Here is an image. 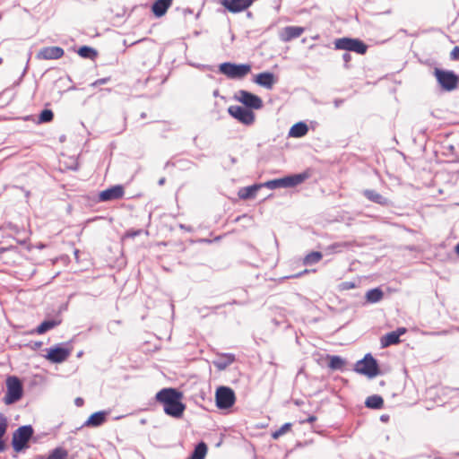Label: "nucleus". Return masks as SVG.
<instances>
[{"label": "nucleus", "mask_w": 459, "mask_h": 459, "mask_svg": "<svg viewBox=\"0 0 459 459\" xmlns=\"http://www.w3.org/2000/svg\"><path fill=\"white\" fill-rule=\"evenodd\" d=\"M182 398V393L174 388H163L155 396L156 401L163 405L165 413L174 418H180L184 413L186 406Z\"/></svg>", "instance_id": "nucleus-1"}, {"label": "nucleus", "mask_w": 459, "mask_h": 459, "mask_svg": "<svg viewBox=\"0 0 459 459\" xmlns=\"http://www.w3.org/2000/svg\"><path fill=\"white\" fill-rule=\"evenodd\" d=\"M433 74L443 91H452L458 87L459 76L453 71L435 68Z\"/></svg>", "instance_id": "nucleus-2"}, {"label": "nucleus", "mask_w": 459, "mask_h": 459, "mask_svg": "<svg viewBox=\"0 0 459 459\" xmlns=\"http://www.w3.org/2000/svg\"><path fill=\"white\" fill-rule=\"evenodd\" d=\"M219 71L230 79H243L251 72V65L226 62L219 65Z\"/></svg>", "instance_id": "nucleus-3"}, {"label": "nucleus", "mask_w": 459, "mask_h": 459, "mask_svg": "<svg viewBox=\"0 0 459 459\" xmlns=\"http://www.w3.org/2000/svg\"><path fill=\"white\" fill-rule=\"evenodd\" d=\"M6 387L7 391L4 397L5 404H13L22 397V385L17 377H9L6 380Z\"/></svg>", "instance_id": "nucleus-4"}, {"label": "nucleus", "mask_w": 459, "mask_h": 459, "mask_svg": "<svg viewBox=\"0 0 459 459\" xmlns=\"http://www.w3.org/2000/svg\"><path fill=\"white\" fill-rule=\"evenodd\" d=\"M336 49L347 50L355 52L359 55L366 54L368 45L359 39L341 38L334 41Z\"/></svg>", "instance_id": "nucleus-5"}, {"label": "nucleus", "mask_w": 459, "mask_h": 459, "mask_svg": "<svg viewBox=\"0 0 459 459\" xmlns=\"http://www.w3.org/2000/svg\"><path fill=\"white\" fill-rule=\"evenodd\" d=\"M311 176L308 172H303L300 174H296L293 176L285 177L279 179H274L268 181L264 184V186L270 188H277V187H290L295 186Z\"/></svg>", "instance_id": "nucleus-6"}, {"label": "nucleus", "mask_w": 459, "mask_h": 459, "mask_svg": "<svg viewBox=\"0 0 459 459\" xmlns=\"http://www.w3.org/2000/svg\"><path fill=\"white\" fill-rule=\"evenodd\" d=\"M216 406L219 409L225 410L231 408L236 402L234 391L228 386H220L215 392Z\"/></svg>", "instance_id": "nucleus-7"}, {"label": "nucleus", "mask_w": 459, "mask_h": 459, "mask_svg": "<svg viewBox=\"0 0 459 459\" xmlns=\"http://www.w3.org/2000/svg\"><path fill=\"white\" fill-rule=\"evenodd\" d=\"M355 371L369 378L375 377L379 374L377 362L370 354H367L361 360L356 363Z\"/></svg>", "instance_id": "nucleus-8"}, {"label": "nucleus", "mask_w": 459, "mask_h": 459, "mask_svg": "<svg viewBox=\"0 0 459 459\" xmlns=\"http://www.w3.org/2000/svg\"><path fill=\"white\" fill-rule=\"evenodd\" d=\"M33 434V429L30 426L20 427L13 436V447L15 452H20L27 446V443Z\"/></svg>", "instance_id": "nucleus-9"}, {"label": "nucleus", "mask_w": 459, "mask_h": 459, "mask_svg": "<svg viewBox=\"0 0 459 459\" xmlns=\"http://www.w3.org/2000/svg\"><path fill=\"white\" fill-rule=\"evenodd\" d=\"M229 114L244 125L250 126L255 121V114L246 107L230 106L228 108Z\"/></svg>", "instance_id": "nucleus-10"}, {"label": "nucleus", "mask_w": 459, "mask_h": 459, "mask_svg": "<svg viewBox=\"0 0 459 459\" xmlns=\"http://www.w3.org/2000/svg\"><path fill=\"white\" fill-rule=\"evenodd\" d=\"M71 349L56 346L48 350L46 359L52 363H62L71 355Z\"/></svg>", "instance_id": "nucleus-11"}, {"label": "nucleus", "mask_w": 459, "mask_h": 459, "mask_svg": "<svg viewBox=\"0 0 459 459\" xmlns=\"http://www.w3.org/2000/svg\"><path fill=\"white\" fill-rule=\"evenodd\" d=\"M125 195V187L122 185H116L107 188L99 194V201L109 202L122 199Z\"/></svg>", "instance_id": "nucleus-12"}, {"label": "nucleus", "mask_w": 459, "mask_h": 459, "mask_svg": "<svg viewBox=\"0 0 459 459\" xmlns=\"http://www.w3.org/2000/svg\"><path fill=\"white\" fill-rule=\"evenodd\" d=\"M238 100L243 103L246 108L259 109L263 107L262 100L247 91H239Z\"/></svg>", "instance_id": "nucleus-13"}, {"label": "nucleus", "mask_w": 459, "mask_h": 459, "mask_svg": "<svg viewBox=\"0 0 459 459\" xmlns=\"http://www.w3.org/2000/svg\"><path fill=\"white\" fill-rule=\"evenodd\" d=\"M254 0H222V6L232 13L243 12L249 8Z\"/></svg>", "instance_id": "nucleus-14"}, {"label": "nucleus", "mask_w": 459, "mask_h": 459, "mask_svg": "<svg viewBox=\"0 0 459 459\" xmlns=\"http://www.w3.org/2000/svg\"><path fill=\"white\" fill-rule=\"evenodd\" d=\"M406 328L399 327L395 331L390 332L385 335H383L380 339V344L382 348H386L394 344H398L400 341V336L406 333Z\"/></svg>", "instance_id": "nucleus-15"}, {"label": "nucleus", "mask_w": 459, "mask_h": 459, "mask_svg": "<svg viewBox=\"0 0 459 459\" xmlns=\"http://www.w3.org/2000/svg\"><path fill=\"white\" fill-rule=\"evenodd\" d=\"M65 54V51L60 47H46L40 49L38 56L41 59H58L61 58Z\"/></svg>", "instance_id": "nucleus-16"}, {"label": "nucleus", "mask_w": 459, "mask_h": 459, "mask_svg": "<svg viewBox=\"0 0 459 459\" xmlns=\"http://www.w3.org/2000/svg\"><path fill=\"white\" fill-rule=\"evenodd\" d=\"M254 82L260 86L265 87L267 89H272L276 82V79L273 74L270 72H264L258 74L255 77Z\"/></svg>", "instance_id": "nucleus-17"}, {"label": "nucleus", "mask_w": 459, "mask_h": 459, "mask_svg": "<svg viewBox=\"0 0 459 459\" xmlns=\"http://www.w3.org/2000/svg\"><path fill=\"white\" fill-rule=\"evenodd\" d=\"M304 31V29L302 27L298 26H288L285 27L281 33V39L283 41H290L295 38L299 37Z\"/></svg>", "instance_id": "nucleus-18"}, {"label": "nucleus", "mask_w": 459, "mask_h": 459, "mask_svg": "<svg viewBox=\"0 0 459 459\" xmlns=\"http://www.w3.org/2000/svg\"><path fill=\"white\" fill-rule=\"evenodd\" d=\"M263 186L261 184H255L249 186L242 187L238 190V195L242 200L253 199L256 196L258 190Z\"/></svg>", "instance_id": "nucleus-19"}, {"label": "nucleus", "mask_w": 459, "mask_h": 459, "mask_svg": "<svg viewBox=\"0 0 459 459\" xmlns=\"http://www.w3.org/2000/svg\"><path fill=\"white\" fill-rule=\"evenodd\" d=\"M172 0H157L152 6V11L157 17L163 16L170 7Z\"/></svg>", "instance_id": "nucleus-20"}, {"label": "nucleus", "mask_w": 459, "mask_h": 459, "mask_svg": "<svg viewBox=\"0 0 459 459\" xmlns=\"http://www.w3.org/2000/svg\"><path fill=\"white\" fill-rule=\"evenodd\" d=\"M364 195L366 198H368L369 201H371L373 203H376V204H378L381 205L388 204V200L375 190L367 189L364 191Z\"/></svg>", "instance_id": "nucleus-21"}, {"label": "nucleus", "mask_w": 459, "mask_h": 459, "mask_svg": "<svg viewBox=\"0 0 459 459\" xmlns=\"http://www.w3.org/2000/svg\"><path fill=\"white\" fill-rule=\"evenodd\" d=\"M61 324L60 319H52V320H46L43 321L36 329L35 333L38 334H43L46 332L55 328L56 326L59 325Z\"/></svg>", "instance_id": "nucleus-22"}, {"label": "nucleus", "mask_w": 459, "mask_h": 459, "mask_svg": "<svg viewBox=\"0 0 459 459\" xmlns=\"http://www.w3.org/2000/svg\"><path fill=\"white\" fill-rule=\"evenodd\" d=\"M106 420V413L103 411H98L91 414L87 421L85 422V426L88 427H99L103 424Z\"/></svg>", "instance_id": "nucleus-23"}, {"label": "nucleus", "mask_w": 459, "mask_h": 459, "mask_svg": "<svg viewBox=\"0 0 459 459\" xmlns=\"http://www.w3.org/2000/svg\"><path fill=\"white\" fill-rule=\"evenodd\" d=\"M307 133V126L305 123L299 122L291 126L289 135L291 137H302Z\"/></svg>", "instance_id": "nucleus-24"}, {"label": "nucleus", "mask_w": 459, "mask_h": 459, "mask_svg": "<svg viewBox=\"0 0 459 459\" xmlns=\"http://www.w3.org/2000/svg\"><path fill=\"white\" fill-rule=\"evenodd\" d=\"M326 359H328V367L332 370L342 369L345 365L344 359L339 356L327 355Z\"/></svg>", "instance_id": "nucleus-25"}, {"label": "nucleus", "mask_w": 459, "mask_h": 459, "mask_svg": "<svg viewBox=\"0 0 459 459\" xmlns=\"http://www.w3.org/2000/svg\"><path fill=\"white\" fill-rule=\"evenodd\" d=\"M368 408L381 409L384 406V399L379 395L368 396L365 402Z\"/></svg>", "instance_id": "nucleus-26"}, {"label": "nucleus", "mask_w": 459, "mask_h": 459, "mask_svg": "<svg viewBox=\"0 0 459 459\" xmlns=\"http://www.w3.org/2000/svg\"><path fill=\"white\" fill-rule=\"evenodd\" d=\"M206 453L207 446L204 442H201L195 446L193 454L188 459H204Z\"/></svg>", "instance_id": "nucleus-27"}, {"label": "nucleus", "mask_w": 459, "mask_h": 459, "mask_svg": "<svg viewBox=\"0 0 459 459\" xmlns=\"http://www.w3.org/2000/svg\"><path fill=\"white\" fill-rule=\"evenodd\" d=\"M383 295H384L383 291L380 289L376 288V289L369 290L367 292L366 299H367V301H368L370 303H377L383 299Z\"/></svg>", "instance_id": "nucleus-28"}, {"label": "nucleus", "mask_w": 459, "mask_h": 459, "mask_svg": "<svg viewBox=\"0 0 459 459\" xmlns=\"http://www.w3.org/2000/svg\"><path fill=\"white\" fill-rule=\"evenodd\" d=\"M234 361L235 356L233 354H223L220 357V361L216 362L215 365L219 369H224Z\"/></svg>", "instance_id": "nucleus-29"}, {"label": "nucleus", "mask_w": 459, "mask_h": 459, "mask_svg": "<svg viewBox=\"0 0 459 459\" xmlns=\"http://www.w3.org/2000/svg\"><path fill=\"white\" fill-rule=\"evenodd\" d=\"M68 451L64 447L58 446L53 449L47 459H67Z\"/></svg>", "instance_id": "nucleus-30"}, {"label": "nucleus", "mask_w": 459, "mask_h": 459, "mask_svg": "<svg viewBox=\"0 0 459 459\" xmlns=\"http://www.w3.org/2000/svg\"><path fill=\"white\" fill-rule=\"evenodd\" d=\"M78 54L84 58H94L97 56L96 50L87 46L81 47Z\"/></svg>", "instance_id": "nucleus-31"}, {"label": "nucleus", "mask_w": 459, "mask_h": 459, "mask_svg": "<svg viewBox=\"0 0 459 459\" xmlns=\"http://www.w3.org/2000/svg\"><path fill=\"white\" fill-rule=\"evenodd\" d=\"M291 426H292L291 423L283 424L279 429L273 431L271 434V437L273 439H278L279 437H281V436H283L284 434L289 432L291 429Z\"/></svg>", "instance_id": "nucleus-32"}, {"label": "nucleus", "mask_w": 459, "mask_h": 459, "mask_svg": "<svg viewBox=\"0 0 459 459\" xmlns=\"http://www.w3.org/2000/svg\"><path fill=\"white\" fill-rule=\"evenodd\" d=\"M54 117V114L50 109H44L39 115L40 122H50Z\"/></svg>", "instance_id": "nucleus-33"}, {"label": "nucleus", "mask_w": 459, "mask_h": 459, "mask_svg": "<svg viewBox=\"0 0 459 459\" xmlns=\"http://www.w3.org/2000/svg\"><path fill=\"white\" fill-rule=\"evenodd\" d=\"M7 427L8 422L6 417L0 413V438H3V437L6 433Z\"/></svg>", "instance_id": "nucleus-34"}, {"label": "nucleus", "mask_w": 459, "mask_h": 459, "mask_svg": "<svg viewBox=\"0 0 459 459\" xmlns=\"http://www.w3.org/2000/svg\"><path fill=\"white\" fill-rule=\"evenodd\" d=\"M109 81H110L109 77L100 78V79L96 80L94 82H92L91 86L96 87V86H99L101 84H105V83L108 82Z\"/></svg>", "instance_id": "nucleus-35"}, {"label": "nucleus", "mask_w": 459, "mask_h": 459, "mask_svg": "<svg viewBox=\"0 0 459 459\" xmlns=\"http://www.w3.org/2000/svg\"><path fill=\"white\" fill-rule=\"evenodd\" d=\"M314 261H316V252H311L309 255H307L304 258V264H307L309 263H313Z\"/></svg>", "instance_id": "nucleus-36"}, {"label": "nucleus", "mask_w": 459, "mask_h": 459, "mask_svg": "<svg viewBox=\"0 0 459 459\" xmlns=\"http://www.w3.org/2000/svg\"><path fill=\"white\" fill-rule=\"evenodd\" d=\"M450 57L453 60H459V47L456 46L452 49Z\"/></svg>", "instance_id": "nucleus-37"}, {"label": "nucleus", "mask_w": 459, "mask_h": 459, "mask_svg": "<svg viewBox=\"0 0 459 459\" xmlns=\"http://www.w3.org/2000/svg\"><path fill=\"white\" fill-rule=\"evenodd\" d=\"M74 403L76 404V406L81 407V406H82V405H83L84 401H83V399H82V398H81V397H77V398L74 400Z\"/></svg>", "instance_id": "nucleus-38"}, {"label": "nucleus", "mask_w": 459, "mask_h": 459, "mask_svg": "<svg viewBox=\"0 0 459 459\" xmlns=\"http://www.w3.org/2000/svg\"><path fill=\"white\" fill-rule=\"evenodd\" d=\"M351 288H354V284L353 283H349V282H343L342 283V289L348 290V289H351Z\"/></svg>", "instance_id": "nucleus-39"}, {"label": "nucleus", "mask_w": 459, "mask_h": 459, "mask_svg": "<svg viewBox=\"0 0 459 459\" xmlns=\"http://www.w3.org/2000/svg\"><path fill=\"white\" fill-rule=\"evenodd\" d=\"M6 448L5 443L3 438H0V452H4Z\"/></svg>", "instance_id": "nucleus-40"}, {"label": "nucleus", "mask_w": 459, "mask_h": 459, "mask_svg": "<svg viewBox=\"0 0 459 459\" xmlns=\"http://www.w3.org/2000/svg\"><path fill=\"white\" fill-rule=\"evenodd\" d=\"M343 59L348 62L351 60V55L348 53L343 54Z\"/></svg>", "instance_id": "nucleus-41"}, {"label": "nucleus", "mask_w": 459, "mask_h": 459, "mask_svg": "<svg viewBox=\"0 0 459 459\" xmlns=\"http://www.w3.org/2000/svg\"><path fill=\"white\" fill-rule=\"evenodd\" d=\"M455 251L459 255V243L455 246Z\"/></svg>", "instance_id": "nucleus-42"}, {"label": "nucleus", "mask_w": 459, "mask_h": 459, "mask_svg": "<svg viewBox=\"0 0 459 459\" xmlns=\"http://www.w3.org/2000/svg\"><path fill=\"white\" fill-rule=\"evenodd\" d=\"M322 255L319 252H317V261H319L321 259Z\"/></svg>", "instance_id": "nucleus-43"}, {"label": "nucleus", "mask_w": 459, "mask_h": 459, "mask_svg": "<svg viewBox=\"0 0 459 459\" xmlns=\"http://www.w3.org/2000/svg\"><path fill=\"white\" fill-rule=\"evenodd\" d=\"M381 420H386L385 417H384V416L381 417Z\"/></svg>", "instance_id": "nucleus-44"}, {"label": "nucleus", "mask_w": 459, "mask_h": 459, "mask_svg": "<svg viewBox=\"0 0 459 459\" xmlns=\"http://www.w3.org/2000/svg\"><path fill=\"white\" fill-rule=\"evenodd\" d=\"M3 63V59L2 57H0V65Z\"/></svg>", "instance_id": "nucleus-45"}]
</instances>
